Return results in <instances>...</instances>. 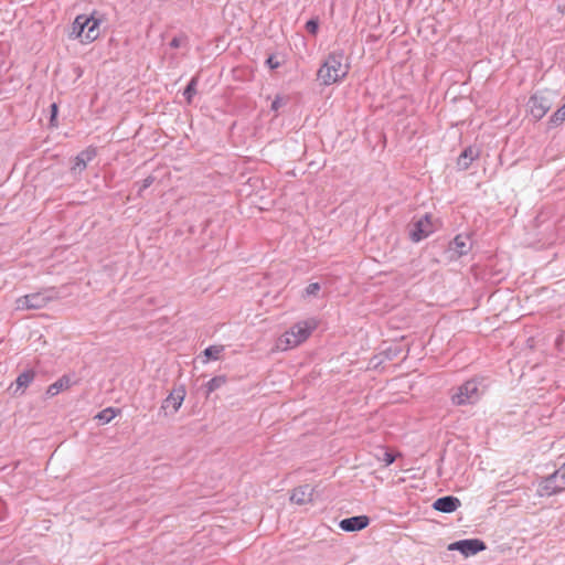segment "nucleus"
I'll return each mask as SVG.
<instances>
[{
	"label": "nucleus",
	"mask_w": 565,
	"mask_h": 565,
	"mask_svg": "<svg viewBox=\"0 0 565 565\" xmlns=\"http://www.w3.org/2000/svg\"><path fill=\"white\" fill-rule=\"evenodd\" d=\"M482 394L479 382L471 379L456 388V392L451 395V402L456 406L473 405L481 398Z\"/></svg>",
	"instance_id": "20e7f679"
},
{
	"label": "nucleus",
	"mask_w": 565,
	"mask_h": 565,
	"mask_svg": "<svg viewBox=\"0 0 565 565\" xmlns=\"http://www.w3.org/2000/svg\"><path fill=\"white\" fill-rule=\"evenodd\" d=\"M319 18L318 17H315V18H311L309 19L307 22H306V25H305V29L306 31L311 34V35H317L318 31H319Z\"/></svg>",
	"instance_id": "a878e982"
},
{
	"label": "nucleus",
	"mask_w": 565,
	"mask_h": 565,
	"mask_svg": "<svg viewBox=\"0 0 565 565\" xmlns=\"http://www.w3.org/2000/svg\"><path fill=\"white\" fill-rule=\"evenodd\" d=\"M396 460V455L392 451L384 450L382 461L385 463V466L392 465Z\"/></svg>",
	"instance_id": "7c9ffc66"
},
{
	"label": "nucleus",
	"mask_w": 565,
	"mask_h": 565,
	"mask_svg": "<svg viewBox=\"0 0 565 565\" xmlns=\"http://www.w3.org/2000/svg\"><path fill=\"white\" fill-rule=\"evenodd\" d=\"M565 490V465H562L553 473L542 478L539 483L537 494L551 497Z\"/></svg>",
	"instance_id": "423d86ee"
},
{
	"label": "nucleus",
	"mask_w": 565,
	"mask_h": 565,
	"mask_svg": "<svg viewBox=\"0 0 565 565\" xmlns=\"http://www.w3.org/2000/svg\"><path fill=\"white\" fill-rule=\"evenodd\" d=\"M227 379L225 375H217L211 379L206 383V392L207 394L218 390L221 386H223L226 383Z\"/></svg>",
	"instance_id": "4be33fe9"
},
{
	"label": "nucleus",
	"mask_w": 565,
	"mask_h": 565,
	"mask_svg": "<svg viewBox=\"0 0 565 565\" xmlns=\"http://www.w3.org/2000/svg\"><path fill=\"white\" fill-rule=\"evenodd\" d=\"M58 292L55 288L29 294L17 299V309L32 310L44 308L50 301L57 299Z\"/></svg>",
	"instance_id": "39448f33"
},
{
	"label": "nucleus",
	"mask_w": 565,
	"mask_h": 565,
	"mask_svg": "<svg viewBox=\"0 0 565 565\" xmlns=\"http://www.w3.org/2000/svg\"><path fill=\"white\" fill-rule=\"evenodd\" d=\"M370 521L367 515H354L341 520L339 526L344 532H358L369 526Z\"/></svg>",
	"instance_id": "ddd939ff"
},
{
	"label": "nucleus",
	"mask_w": 565,
	"mask_h": 565,
	"mask_svg": "<svg viewBox=\"0 0 565 565\" xmlns=\"http://www.w3.org/2000/svg\"><path fill=\"white\" fill-rule=\"evenodd\" d=\"M344 53L342 50L333 51L328 54L327 58L318 70L317 76L321 84L329 86L342 81L349 72V66H343Z\"/></svg>",
	"instance_id": "f03ea898"
},
{
	"label": "nucleus",
	"mask_w": 565,
	"mask_h": 565,
	"mask_svg": "<svg viewBox=\"0 0 565 565\" xmlns=\"http://www.w3.org/2000/svg\"><path fill=\"white\" fill-rule=\"evenodd\" d=\"M313 488L310 484H302L295 488L290 495V501L302 505L312 501Z\"/></svg>",
	"instance_id": "f3484780"
},
{
	"label": "nucleus",
	"mask_w": 565,
	"mask_h": 565,
	"mask_svg": "<svg viewBox=\"0 0 565 565\" xmlns=\"http://www.w3.org/2000/svg\"><path fill=\"white\" fill-rule=\"evenodd\" d=\"M480 157V149L476 146L466 147L457 159L458 170L465 171L469 169L471 163Z\"/></svg>",
	"instance_id": "2eb2a0df"
},
{
	"label": "nucleus",
	"mask_w": 565,
	"mask_h": 565,
	"mask_svg": "<svg viewBox=\"0 0 565 565\" xmlns=\"http://www.w3.org/2000/svg\"><path fill=\"white\" fill-rule=\"evenodd\" d=\"M404 350L405 349L401 343H398V342L392 343L388 347H386L385 349H383L381 352L375 354L371 359L370 363L372 364V366L374 369H377L382 363H384L386 361H393L396 358H398L404 352Z\"/></svg>",
	"instance_id": "9b49d317"
},
{
	"label": "nucleus",
	"mask_w": 565,
	"mask_h": 565,
	"mask_svg": "<svg viewBox=\"0 0 565 565\" xmlns=\"http://www.w3.org/2000/svg\"><path fill=\"white\" fill-rule=\"evenodd\" d=\"M117 411L113 407H107L100 411L95 418L99 420L102 424L109 423L113 418H115Z\"/></svg>",
	"instance_id": "5701e85b"
},
{
	"label": "nucleus",
	"mask_w": 565,
	"mask_h": 565,
	"mask_svg": "<svg viewBox=\"0 0 565 565\" xmlns=\"http://www.w3.org/2000/svg\"><path fill=\"white\" fill-rule=\"evenodd\" d=\"M320 289L321 286L319 282H311L306 287V295L316 297Z\"/></svg>",
	"instance_id": "c756f323"
},
{
	"label": "nucleus",
	"mask_w": 565,
	"mask_h": 565,
	"mask_svg": "<svg viewBox=\"0 0 565 565\" xmlns=\"http://www.w3.org/2000/svg\"><path fill=\"white\" fill-rule=\"evenodd\" d=\"M35 377V371L30 369V370H25L23 371L17 379H15V382H14V385H15V390L13 391V394L17 395V394H20L22 395L24 393V391L29 387V385L33 382ZM13 386V384L11 385V387Z\"/></svg>",
	"instance_id": "6ab92c4d"
},
{
	"label": "nucleus",
	"mask_w": 565,
	"mask_h": 565,
	"mask_svg": "<svg viewBox=\"0 0 565 565\" xmlns=\"http://www.w3.org/2000/svg\"><path fill=\"white\" fill-rule=\"evenodd\" d=\"M181 41H182V39H181V38L174 36V38L170 41V46H171V47H173V49H178V47H180V45H181Z\"/></svg>",
	"instance_id": "2f4dec72"
},
{
	"label": "nucleus",
	"mask_w": 565,
	"mask_h": 565,
	"mask_svg": "<svg viewBox=\"0 0 565 565\" xmlns=\"http://www.w3.org/2000/svg\"><path fill=\"white\" fill-rule=\"evenodd\" d=\"M461 505V501L455 495H445L433 502V509L441 513H452Z\"/></svg>",
	"instance_id": "4468645a"
},
{
	"label": "nucleus",
	"mask_w": 565,
	"mask_h": 565,
	"mask_svg": "<svg viewBox=\"0 0 565 565\" xmlns=\"http://www.w3.org/2000/svg\"><path fill=\"white\" fill-rule=\"evenodd\" d=\"M199 83V76H193L183 90V96L189 105L192 104L193 97L196 94V86Z\"/></svg>",
	"instance_id": "aec40b11"
},
{
	"label": "nucleus",
	"mask_w": 565,
	"mask_h": 565,
	"mask_svg": "<svg viewBox=\"0 0 565 565\" xmlns=\"http://www.w3.org/2000/svg\"><path fill=\"white\" fill-rule=\"evenodd\" d=\"M156 181L153 175H148L142 182H136L135 186H138L137 196L142 198L143 191L148 189Z\"/></svg>",
	"instance_id": "393cba45"
},
{
	"label": "nucleus",
	"mask_w": 565,
	"mask_h": 565,
	"mask_svg": "<svg viewBox=\"0 0 565 565\" xmlns=\"http://www.w3.org/2000/svg\"><path fill=\"white\" fill-rule=\"evenodd\" d=\"M441 226L438 218H434L430 213H426L419 218H415L408 225V235L412 242L418 243L433 234Z\"/></svg>",
	"instance_id": "7ed1b4c3"
},
{
	"label": "nucleus",
	"mask_w": 565,
	"mask_h": 565,
	"mask_svg": "<svg viewBox=\"0 0 565 565\" xmlns=\"http://www.w3.org/2000/svg\"><path fill=\"white\" fill-rule=\"evenodd\" d=\"M50 126L56 127L57 126V115H58V106L56 103L51 104L50 106Z\"/></svg>",
	"instance_id": "cd10ccee"
},
{
	"label": "nucleus",
	"mask_w": 565,
	"mask_h": 565,
	"mask_svg": "<svg viewBox=\"0 0 565 565\" xmlns=\"http://www.w3.org/2000/svg\"><path fill=\"white\" fill-rule=\"evenodd\" d=\"M223 350V345H210L203 351V354L207 360H218Z\"/></svg>",
	"instance_id": "b1692460"
},
{
	"label": "nucleus",
	"mask_w": 565,
	"mask_h": 565,
	"mask_svg": "<svg viewBox=\"0 0 565 565\" xmlns=\"http://www.w3.org/2000/svg\"><path fill=\"white\" fill-rule=\"evenodd\" d=\"M96 156L97 148L94 146H88L74 158L71 172L74 174L82 173L87 168V163L90 162Z\"/></svg>",
	"instance_id": "f8f14e48"
},
{
	"label": "nucleus",
	"mask_w": 565,
	"mask_h": 565,
	"mask_svg": "<svg viewBox=\"0 0 565 565\" xmlns=\"http://www.w3.org/2000/svg\"><path fill=\"white\" fill-rule=\"evenodd\" d=\"M563 465H565V462Z\"/></svg>",
	"instance_id": "72a5a7b5"
},
{
	"label": "nucleus",
	"mask_w": 565,
	"mask_h": 565,
	"mask_svg": "<svg viewBox=\"0 0 565 565\" xmlns=\"http://www.w3.org/2000/svg\"><path fill=\"white\" fill-rule=\"evenodd\" d=\"M265 64L270 70H276L281 66L282 61L278 60V56L276 54H269L265 61Z\"/></svg>",
	"instance_id": "bb28decb"
},
{
	"label": "nucleus",
	"mask_w": 565,
	"mask_h": 565,
	"mask_svg": "<svg viewBox=\"0 0 565 565\" xmlns=\"http://www.w3.org/2000/svg\"><path fill=\"white\" fill-rule=\"evenodd\" d=\"M76 381L72 379L70 374H64L61 376L57 381H55L53 384H51L46 390V396L53 397L57 395L58 393L70 388L73 384H75Z\"/></svg>",
	"instance_id": "a211bd4d"
},
{
	"label": "nucleus",
	"mask_w": 565,
	"mask_h": 565,
	"mask_svg": "<svg viewBox=\"0 0 565 565\" xmlns=\"http://www.w3.org/2000/svg\"><path fill=\"white\" fill-rule=\"evenodd\" d=\"M472 247L469 235L458 234L449 242L446 253L449 260H457L467 255Z\"/></svg>",
	"instance_id": "6e6552de"
},
{
	"label": "nucleus",
	"mask_w": 565,
	"mask_h": 565,
	"mask_svg": "<svg viewBox=\"0 0 565 565\" xmlns=\"http://www.w3.org/2000/svg\"><path fill=\"white\" fill-rule=\"evenodd\" d=\"M565 121V104L552 114L547 121L548 129L556 128Z\"/></svg>",
	"instance_id": "412c9836"
},
{
	"label": "nucleus",
	"mask_w": 565,
	"mask_h": 565,
	"mask_svg": "<svg viewBox=\"0 0 565 565\" xmlns=\"http://www.w3.org/2000/svg\"><path fill=\"white\" fill-rule=\"evenodd\" d=\"M487 548V544L480 539H465L449 544V551H458L463 556L476 555Z\"/></svg>",
	"instance_id": "1a4fd4ad"
},
{
	"label": "nucleus",
	"mask_w": 565,
	"mask_h": 565,
	"mask_svg": "<svg viewBox=\"0 0 565 565\" xmlns=\"http://www.w3.org/2000/svg\"><path fill=\"white\" fill-rule=\"evenodd\" d=\"M102 22L103 17L98 15L96 11L89 15L78 14L70 28L68 38L79 40L84 44L92 43L100 35L99 25Z\"/></svg>",
	"instance_id": "f257e3e1"
},
{
	"label": "nucleus",
	"mask_w": 565,
	"mask_h": 565,
	"mask_svg": "<svg viewBox=\"0 0 565 565\" xmlns=\"http://www.w3.org/2000/svg\"><path fill=\"white\" fill-rule=\"evenodd\" d=\"M408 352H409V348L406 349V355L404 356V359L407 356Z\"/></svg>",
	"instance_id": "473e14b6"
},
{
	"label": "nucleus",
	"mask_w": 565,
	"mask_h": 565,
	"mask_svg": "<svg viewBox=\"0 0 565 565\" xmlns=\"http://www.w3.org/2000/svg\"><path fill=\"white\" fill-rule=\"evenodd\" d=\"M315 329V324L308 322H298L291 327L290 332L287 333L286 342L290 347H297L306 341Z\"/></svg>",
	"instance_id": "9d476101"
},
{
	"label": "nucleus",
	"mask_w": 565,
	"mask_h": 565,
	"mask_svg": "<svg viewBox=\"0 0 565 565\" xmlns=\"http://www.w3.org/2000/svg\"><path fill=\"white\" fill-rule=\"evenodd\" d=\"M185 394L186 392L183 385L173 388V391L163 401L161 408L166 411L172 406L173 413H177L184 401Z\"/></svg>",
	"instance_id": "dca6fc26"
},
{
	"label": "nucleus",
	"mask_w": 565,
	"mask_h": 565,
	"mask_svg": "<svg viewBox=\"0 0 565 565\" xmlns=\"http://www.w3.org/2000/svg\"><path fill=\"white\" fill-rule=\"evenodd\" d=\"M552 105L551 93L548 90H537L530 96L526 108L529 115L537 121L548 113Z\"/></svg>",
	"instance_id": "0eeeda50"
},
{
	"label": "nucleus",
	"mask_w": 565,
	"mask_h": 565,
	"mask_svg": "<svg viewBox=\"0 0 565 565\" xmlns=\"http://www.w3.org/2000/svg\"><path fill=\"white\" fill-rule=\"evenodd\" d=\"M287 102H288V98H285L280 95H276L275 99L271 103L270 109L273 111H278L281 106L287 104Z\"/></svg>",
	"instance_id": "c85d7f7f"
}]
</instances>
